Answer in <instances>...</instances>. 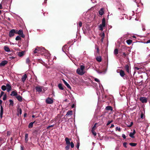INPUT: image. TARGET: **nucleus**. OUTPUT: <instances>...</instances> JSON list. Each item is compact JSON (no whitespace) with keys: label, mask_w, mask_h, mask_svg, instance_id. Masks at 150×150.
<instances>
[{"label":"nucleus","mask_w":150,"mask_h":150,"mask_svg":"<svg viewBox=\"0 0 150 150\" xmlns=\"http://www.w3.org/2000/svg\"><path fill=\"white\" fill-rule=\"evenodd\" d=\"M40 52V53H41L42 54L45 56L48 59L49 61V58H50V54L47 50H45L44 47H37L33 51L34 53L35 54L37 52Z\"/></svg>","instance_id":"obj_1"},{"label":"nucleus","mask_w":150,"mask_h":150,"mask_svg":"<svg viewBox=\"0 0 150 150\" xmlns=\"http://www.w3.org/2000/svg\"><path fill=\"white\" fill-rule=\"evenodd\" d=\"M85 66L83 64L80 65V67L78 68L76 70L77 73L79 75L82 76L84 74L86 71L84 70Z\"/></svg>","instance_id":"obj_2"},{"label":"nucleus","mask_w":150,"mask_h":150,"mask_svg":"<svg viewBox=\"0 0 150 150\" xmlns=\"http://www.w3.org/2000/svg\"><path fill=\"white\" fill-rule=\"evenodd\" d=\"M105 20L104 18L102 19V23L100 24L99 26V30H103V28L105 27Z\"/></svg>","instance_id":"obj_3"},{"label":"nucleus","mask_w":150,"mask_h":150,"mask_svg":"<svg viewBox=\"0 0 150 150\" xmlns=\"http://www.w3.org/2000/svg\"><path fill=\"white\" fill-rule=\"evenodd\" d=\"M45 102L47 104H52L53 102V100L52 98L48 97L45 100Z\"/></svg>","instance_id":"obj_4"},{"label":"nucleus","mask_w":150,"mask_h":150,"mask_svg":"<svg viewBox=\"0 0 150 150\" xmlns=\"http://www.w3.org/2000/svg\"><path fill=\"white\" fill-rule=\"evenodd\" d=\"M120 75L124 79H127L126 76H125V74L124 71L122 70H121L119 72Z\"/></svg>","instance_id":"obj_5"},{"label":"nucleus","mask_w":150,"mask_h":150,"mask_svg":"<svg viewBox=\"0 0 150 150\" xmlns=\"http://www.w3.org/2000/svg\"><path fill=\"white\" fill-rule=\"evenodd\" d=\"M43 88V86H38L35 87V89L37 92H38L40 93L42 91Z\"/></svg>","instance_id":"obj_6"},{"label":"nucleus","mask_w":150,"mask_h":150,"mask_svg":"<svg viewBox=\"0 0 150 150\" xmlns=\"http://www.w3.org/2000/svg\"><path fill=\"white\" fill-rule=\"evenodd\" d=\"M16 33V30L15 29H12L9 32V36L10 37H13Z\"/></svg>","instance_id":"obj_7"},{"label":"nucleus","mask_w":150,"mask_h":150,"mask_svg":"<svg viewBox=\"0 0 150 150\" xmlns=\"http://www.w3.org/2000/svg\"><path fill=\"white\" fill-rule=\"evenodd\" d=\"M139 100L143 103H146L147 102V98L145 97H141L139 98Z\"/></svg>","instance_id":"obj_8"},{"label":"nucleus","mask_w":150,"mask_h":150,"mask_svg":"<svg viewBox=\"0 0 150 150\" xmlns=\"http://www.w3.org/2000/svg\"><path fill=\"white\" fill-rule=\"evenodd\" d=\"M6 90L8 92H9L12 89V87L11 84L9 83H7L6 85Z\"/></svg>","instance_id":"obj_9"},{"label":"nucleus","mask_w":150,"mask_h":150,"mask_svg":"<svg viewBox=\"0 0 150 150\" xmlns=\"http://www.w3.org/2000/svg\"><path fill=\"white\" fill-rule=\"evenodd\" d=\"M71 140V139H69L68 137H66L65 139V141L66 142V144L67 145H70V141Z\"/></svg>","instance_id":"obj_10"},{"label":"nucleus","mask_w":150,"mask_h":150,"mask_svg":"<svg viewBox=\"0 0 150 150\" xmlns=\"http://www.w3.org/2000/svg\"><path fill=\"white\" fill-rule=\"evenodd\" d=\"M8 63V61L6 60H4L1 62L0 63V67L4 66L6 64Z\"/></svg>","instance_id":"obj_11"},{"label":"nucleus","mask_w":150,"mask_h":150,"mask_svg":"<svg viewBox=\"0 0 150 150\" xmlns=\"http://www.w3.org/2000/svg\"><path fill=\"white\" fill-rule=\"evenodd\" d=\"M62 81H63L64 83L66 86L68 88L71 90V87L69 85L64 79H62Z\"/></svg>","instance_id":"obj_12"},{"label":"nucleus","mask_w":150,"mask_h":150,"mask_svg":"<svg viewBox=\"0 0 150 150\" xmlns=\"http://www.w3.org/2000/svg\"><path fill=\"white\" fill-rule=\"evenodd\" d=\"M3 106L2 105H1V108H0V118H2V116L3 113Z\"/></svg>","instance_id":"obj_13"},{"label":"nucleus","mask_w":150,"mask_h":150,"mask_svg":"<svg viewBox=\"0 0 150 150\" xmlns=\"http://www.w3.org/2000/svg\"><path fill=\"white\" fill-rule=\"evenodd\" d=\"M104 8H102L99 11V13L100 15L102 16L104 13Z\"/></svg>","instance_id":"obj_14"},{"label":"nucleus","mask_w":150,"mask_h":150,"mask_svg":"<svg viewBox=\"0 0 150 150\" xmlns=\"http://www.w3.org/2000/svg\"><path fill=\"white\" fill-rule=\"evenodd\" d=\"M27 77V76L26 74H24L21 78L22 81L23 83L24 82Z\"/></svg>","instance_id":"obj_15"},{"label":"nucleus","mask_w":150,"mask_h":150,"mask_svg":"<svg viewBox=\"0 0 150 150\" xmlns=\"http://www.w3.org/2000/svg\"><path fill=\"white\" fill-rule=\"evenodd\" d=\"M17 112L18 113L17 114V115L18 116H19V115H21L22 113V110L21 108H17Z\"/></svg>","instance_id":"obj_16"},{"label":"nucleus","mask_w":150,"mask_h":150,"mask_svg":"<svg viewBox=\"0 0 150 150\" xmlns=\"http://www.w3.org/2000/svg\"><path fill=\"white\" fill-rule=\"evenodd\" d=\"M25 52V51H22L21 52H19L18 53V55L19 57H21L24 55Z\"/></svg>","instance_id":"obj_17"},{"label":"nucleus","mask_w":150,"mask_h":150,"mask_svg":"<svg viewBox=\"0 0 150 150\" xmlns=\"http://www.w3.org/2000/svg\"><path fill=\"white\" fill-rule=\"evenodd\" d=\"M17 95V92L15 91H12L11 93V94H10L11 96H16Z\"/></svg>","instance_id":"obj_18"},{"label":"nucleus","mask_w":150,"mask_h":150,"mask_svg":"<svg viewBox=\"0 0 150 150\" xmlns=\"http://www.w3.org/2000/svg\"><path fill=\"white\" fill-rule=\"evenodd\" d=\"M4 49L6 52H9L10 51V50L9 48L7 46H5L4 47Z\"/></svg>","instance_id":"obj_19"},{"label":"nucleus","mask_w":150,"mask_h":150,"mask_svg":"<svg viewBox=\"0 0 150 150\" xmlns=\"http://www.w3.org/2000/svg\"><path fill=\"white\" fill-rule=\"evenodd\" d=\"M16 98L18 101L20 102H21L22 101V97L20 95L17 96Z\"/></svg>","instance_id":"obj_20"},{"label":"nucleus","mask_w":150,"mask_h":150,"mask_svg":"<svg viewBox=\"0 0 150 150\" xmlns=\"http://www.w3.org/2000/svg\"><path fill=\"white\" fill-rule=\"evenodd\" d=\"M25 141L26 143H27L28 141V134L27 133H26L25 134Z\"/></svg>","instance_id":"obj_21"},{"label":"nucleus","mask_w":150,"mask_h":150,"mask_svg":"<svg viewBox=\"0 0 150 150\" xmlns=\"http://www.w3.org/2000/svg\"><path fill=\"white\" fill-rule=\"evenodd\" d=\"M58 87L59 89L62 90H64V88H63L62 84L61 83H59L58 85Z\"/></svg>","instance_id":"obj_22"},{"label":"nucleus","mask_w":150,"mask_h":150,"mask_svg":"<svg viewBox=\"0 0 150 150\" xmlns=\"http://www.w3.org/2000/svg\"><path fill=\"white\" fill-rule=\"evenodd\" d=\"M72 110H69L67 112L66 115L69 116L70 115H72Z\"/></svg>","instance_id":"obj_23"},{"label":"nucleus","mask_w":150,"mask_h":150,"mask_svg":"<svg viewBox=\"0 0 150 150\" xmlns=\"http://www.w3.org/2000/svg\"><path fill=\"white\" fill-rule=\"evenodd\" d=\"M125 68L126 69L127 71L129 73V66L128 64L126 65L125 66Z\"/></svg>","instance_id":"obj_24"},{"label":"nucleus","mask_w":150,"mask_h":150,"mask_svg":"<svg viewBox=\"0 0 150 150\" xmlns=\"http://www.w3.org/2000/svg\"><path fill=\"white\" fill-rule=\"evenodd\" d=\"M126 42L128 45H129L132 43V40L129 39L127 40Z\"/></svg>","instance_id":"obj_25"},{"label":"nucleus","mask_w":150,"mask_h":150,"mask_svg":"<svg viewBox=\"0 0 150 150\" xmlns=\"http://www.w3.org/2000/svg\"><path fill=\"white\" fill-rule=\"evenodd\" d=\"M106 109L107 110H110L112 111V108L110 106H108L106 107Z\"/></svg>","instance_id":"obj_26"},{"label":"nucleus","mask_w":150,"mask_h":150,"mask_svg":"<svg viewBox=\"0 0 150 150\" xmlns=\"http://www.w3.org/2000/svg\"><path fill=\"white\" fill-rule=\"evenodd\" d=\"M145 118V115L144 114L143 112H142L140 116V118L142 119H144Z\"/></svg>","instance_id":"obj_27"},{"label":"nucleus","mask_w":150,"mask_h":150,"mask_svg":"<svg viewBox=\"0 0 150 150\" xmlns=\"http://www.w3.org/2000/svg\"><path fill=\"white\" fill-rule=\"evenodd\" d=\"M1 89L3 91H5L6 90V86L2 85L1 87Z\"/></svg>","instance_id":"obj_28"},{"label":"nucleus","mask_w":150,"mask_h":150,"mask_svg":"<svg viewBox=\"0 0 150 150\" xmlns=\"http://www.w3.org/2000/svg\"><path fill=\"white\" fill-rule=\"evenodd\" d=\"M34 122H31L28 125V127L30 128H32L33 127V124Z\"/></svg>","instance_id":"obj_29"},{"label":"nucleus","mask_w":150,"mask_h":150,"mask_svg":"<svg viewBox=\"0 0 150 150\" xmlns=\"http://www.w3.org/2000/svg\"><path fill=\"white\" fill-rule=\"evenodd\" d=\"M96 60L99 62H100L101 61L102 59L101 57L99 56L96 58Z\"/></svg>","instance_id":"obj_30"},{"label":"nucleus","mask_w":150,"mask_h":150,"mask_svg":"<svg viewBox=\"0 0 150 150\" xmlns=\"http://www.w3.org/2000/svg\"><path fill=\"white\" fill-rule=\"evenodd\" d=\"M95 48L97 50V53H99V50L98 47L97 46V45H96L95 46Z\"/></svg>","instance_id":"obj_31"},{"label":"nucleus","mask_w":150,"mask_h":150,"mask_svg":"<svg viewBox=\"0 0 150 150\" xmlns=\"http://www.w3.org/2000/svg\"><path fill=\"white\" fill-rule=\"evenodd\" d=\"M9 102H10V103L9 105L10 106H13V102L12 100L11 99H10L9 100Z\"/></svg>","instance_id":"obj_32"},{"label":"nucleus","mask_w":150,"mask_h":150,"mask_svg":"<svg viewBox=\"0 0 150 150\" xmlns=\"http://www.w3.org/2000/svg\"><path fill=\"white\" fill-rule=\"evenodd\" d=\"M134 134L133 133H132V132H130L129 134V136L132 138H134Z\"/></svg>","instance_id":"obj_33"},{"label":"nucleus","mask_w":150,"mask_h":150,"mask_svg":"<svg viewBox=\"0 0 150 150\" xmlns=\"http://www.w3.org/2000/svg\"><path fill=\"white\" fill-rule=\"evenodd\" d=\"M23 33V32L22 30H20L18 31L17 33L20 35L22 34V33Z\"/></svg>","instance_id":"obj_34"},{"label":"nucleus","mask_w":150,"mask_h":150,"mask_svg":"<svg viewBox=\"0 0 150 150\" xmlns=\"http://www.w3.org/2000/svg\"><path fill=\"white\" fill-rule=\"evenodd\" d=\"M118 53V50L117 49H115L114 50V54H115L116 55V54H117Z\"/></svg>","instance_id":"obj_35"},{"label":"nucleus","mask_w":150,"mask_h":150,"mask_svg":"<svg viewBox=\"0 0 150 150\" xmlns=\"http://www.w3.org/2000/svg\"><path fill=\"white\" fill-rule=\"evenodd\" d=\"M129 144L130 146H135L137 145V144L136 143H129Z\"/></svg>","instance_id":"obj_36"},{"label":"nucleus","mask_w":150,"mask_h":150,"mask_svg":"<svg viewBox=\"0 0 150 150\" xmlns=\"http://www.w3.org/2000/svg\"><path fill=\"white\" fill-rule=\"evenodd\" d=\"M30 62V60L29 58H27L26 60V63L27 64H29Z\"/></svg>","instance_id":"obj_37"},{"label":"nucleus","mask_w":150,"mask_h":150,"mask_svg":"<svg viewBox=\"0 0 150 150\" xmlns=\"http://www.w3.org/2000/svg\"><path fill=\"white\" fill-rule=\"evenodd\" d=\"M15 39L16 40H21V37L20 36L18 35L16 37Z\"/></svg>","instance_id":"obj_38"},{"label":"nucleus","mask_w":150,"mask_h":150,"mask_svg":"<svg viewBox=\"0 0 150 150\" xmlns=\"http://www.w3.org/2000/svg\"><path fill=\"white\" fill-rule=\"evenodd\" d=\"M91 132L92 134L94 136H96V133L95 132V130H91Z\"/></svg>","instance_id":"obj_39"},{"label":"nucleus","mask_w":150,"mask_h":150,"mask_svg":"<svg viewBox=\"0 0 150 150\" xmlns=\"http://www.w3.org/2000/svg\"><path fill=\"white\" fill-rule=\"evenodd\" d=\"M97 72L99 74H105L106 73V71H102L100 72L98 71H97Z\"/></svg>","instance_id":"obj_40"},{"label":"nucleus","mask_w":150,"mask_h":150,"mask_svg":"<svg viewBox=\"0 0 150 150\" xmlns=\"http://www.w3.org/2000/svg\"><path fill=\"white\" fill-rule=\"evenodd\" d=\"M115 130L116 131H118L119 132H120L121 131V129L120 127H117L115 128Z\"/></svg>","instance_id":"obj_41"},{"label":"nucleus","mask_w":150,"mask_h":150,"mask_svg":"<svg viewBox=\"0 0 150 150\" xmlns=\"http://www.w3.org/2000/svg\"><path fill=\"white\" fill-rule=\"evenodd\" d=\"M70 145H67L65 147V149L66 150H69L70 148Z\"/></svg>","instance_id":"obj_42"},{"label":"nucleus","mask_w":150,"mask_h":150,"mask_svg":"<svg viewBox=\"0 0 150 150\" xmlns=\"http://www.w3.org/2000/svg\"><path fill=\"white\" fill-rule=\"evenodd\" d=\"M80 146V143L79 142H77L76 147L77 149H79V146Z\"/></svg>","instance_id":"obj_43"},{"label":"nucleus","mask_w":150,"mask_h":150,"mask_svg":"<svg viewBox=\"0 0 150 150\" xmlns=\"http://www.w3.org/2000/svg\"><path fill=\"white\" fill-rule=\"evenodd\" d=\"M70 145L71 148H73L74 146V143L72 142H71V143L70 144Z\"/></svg>","instance_id":"obj_44"},{"label":"nucleus","mask_w":150,"mask_h":150,"mask_svg":"<svg viewBox=\"0 0 150 150\" xmlns=\"http://www.w3.org/2000/svg\"><path fill=\"white\" fill-rule=\"evenodd\" d=\"M137 122L139 123H141L142 122V121L141 120V118H138L137 120Z\"/></svg>","instance_id":"obj_45"},{"label":"nucleus","mask_w":150,"mask_h":150,"mask_svg":"<svg viewBox=\"0 0 150 150\" xmlns=\"http://www.w3.org/2000/svg\"><path fill=\"white\" fill-rule=\"evenodd\" d=\"M7 96L6 94H5L4 96V97L3 98V100H5L6 99Z\"/></svg>","instance_id":"obj_46"},{"label":"nucleus","mask_w":150,"mask_h":150,"mask_svg":"<svg viewBox=\"0 0 150 150\" xmlns=\"http://www.w3.org/2000/svg\"><path fill=\"white\" fill-rule=\"evenodd\" d=\"M96 124H97L96 123H95V125H94V126L92 127L91 130H95V129H96Z\"/></svg>","instance_id":"obj_47"},{"label":"nucleus","mask_w":150,"mask_h":150,"mask_svg":"<svg viewBox=\"0 0 150 150\" xmlns=\"http://www.w3.org/2000/svg\"><path fill=\"white\" fill-rule=\"evenodd\" d=\"M112 122V120H111V121H110V120H109L108 122V123H107V125H109L110 123H111Z\"/></svg>","instance_id":"obj_48"},{"label":"nucleus","mask_w":150,"mask_h":150,"mask_svg":"<svg viewBox=\"0 0 150 150\" xmlns=\"http://www.w3.org/2000/svg\"><path fill=\"white\" fill-rule=\"evenodd\" d=\"M127 56V55L126 54H125V53L124 52H123V53H122V57H124V58H125V57L126 56Z\"/></svg>","instance_id":"obj_49"},{"label":"nucleus","mask_w":150,"mask_h":150,"mask_svg":"<svg viewBox=\"0 0 150 150\" xmlns=\"http://www.w3.org/2000/svg\"><path fill=\"white\" fill-rule=\"evenodd\" d=\"M133 124V122H131L130 124L129 125H127V126L129 127H130L132 126Z\"/></svg>","instance_id":"obj_50"},{"label":"nucleus","mask_w":150,"mask_h":150,"mask_svg":"<svg viewBox=\"0 0 150 150\" xmlns=\"http://www.w3.org/2000/svg\"><path fill=\"white\" fill-rule=\"evenodd\" d=\"M94 80L98 82L99 83H100V81L98 79L95 78Z\"/></svg>","instance_id":"obj_51"},{"label":"nucleus","mask_w":150,"mask_h":150,"mask_svg":"<svg viewBox=\"0 0 150 150\" xmlns=\"http://www.w3.org/2000/svg\"><path fill=\"white\" fill-rule=\"evenodd\" d=\"M4 92L3 91H1V93L0 94V98L2 97V96L4 94Z\"/></svg>","instance_id":"obj_52"},{"label":"nucleus","mask_w":150,"mask_h":150,"mask_svg":"<svg viewBox=\"0 0 150 150\" xmlns=\"http://www.w3.org/2000/svg\"><path fill=\"white\" fill-rule=\"evenodd\" d=\"M127 143L126 142H124L123 144L125 148H127Z\"/></svg>","instance_id":"obj_53"},{"label":"nucleus","mask_w":150,"mask_h":150,"mask_svg":"<svg viewBox=\"0 0 150 150\" xmlns=\"http://www.w3.org/2000/svg\"><path fill=\"white\" fill-rule=\"evenodd\" d=\"M79 27H81L82 25V23L81 21H80L79 24Z\"/></svg>","instance_id":"obj_54"},{"label":"nucleus","mask_w":150,"mask_h":150,"mask_svg":"<svg viewBox=\"0 0 150 150\" xmlns=\"http://www.w3.org/2000/svg\"><path fill=\"white\" fill-rule=\"evenodd\" d=\"M122 137L124 139H125L126 138V137L125 135V134H122Z\"/></svg>","instance_id":"obj_55"},{"label":"nucleus","mask_w":150,"mask_h":150,"mask_svg":"<svg viewBox=\"0 0 150 150\" xmlns=\"http://www.w3.org/2000/svg\"><path fill=\"white\" fill-rule=\"evenodd\" d=\"M21 35V37H22L23 38H24L25 37V35H24L23 34V33H22V34H21V35Z\"/></svg>","instance_id":"obj_56"},{"label":"nucleus","mask_w":150,"mask_h":150,"mask_svg":"<svg viewBox=\"0 0 150 150\" xmlns=\"http://www.w3.org/2000/svg\"><path fill=\"white\" fill-rule=\"evenodd\" d=\"M150 43V39L147 40L145 43L146 44L149 43Z\"/></svg>","instance_id":"obj_57"},{"label":"nucleus","mask_w":150,"mask_h":150,"mask_svg":"<svg viewBox=\"0 0 150 150\" xmlns=\"http://www.w3.org/2000/svg\"><path fill=\"white\" fill-rule=\"evenodd\" d=\"M3 8L2 6L1 3L0 4V9H1Z\"/></svg>","instance_id":"obj_58"},{"label":"nucleus","mask_w":150,"mask_h":150,"mask_svg":"<svg viewBox=\"0 0 150 150\" xmlns=\"http://www.w3.org/2000/svg\"><path fill=\"white\" fill-rule=\"evenodd\" d=\"M21 150H24L23 146L21 145Z\"/></svg>","instance_id":"obj_59"},{"label":"nucleus","mask_w":150,"mask_h":150,"mask_svg":"<svg viewBox=\"0 0 150 150\" xmlns=\"http://www.w3.org/2000/svg\"><path fill=\"white\" fill-rule=\"evenodd\" d=\"M2 101L0 99V106H1V104L2 103Z\"/></svg>","instance_id":"obj_60"},{"label":"nucleus","mask_w":150,"mask_h":150,"mask_svg":"<svg viewBox=\"0 0 150 150\" xmlns=\"http://www.w3.org/2000/svg\"><path fill=\"white\" fill-rule=\"evenodd\" d=\"M114 126V125L113 124H112V125H111V126L110 127V128L113 127Z\"/></svg>","instance_id":"obj_61"},{"label":"nucleus","mask_w":150,"mask_h":150,"mask_svg":"<svg viewBox=\"0 0 150 150\" xmlns=\"http://www.w3.org/2000/svg\"><path fill=\"white\" fill-rule=\"evenodd\" d=\"M132 133H133L134 134H135V130H134L133 132H132Z\"/></svg>","instance_id":"obj_62"},{"label":"nucleus","mask_w":150,"mask_h":150,"mask_svg":"<svg viewBox=\"0 0 150 150\" xmlns=\"http://www.w3.org/2000/svg\"><path fill=\"white\" fill-rule=\"evenodd\" d=\"M75 105L74 104H73L71 106V107L72 108H74V107Z\"/></svg>","instance_id":"obj_63"},{"label":"nucleus","mask_w":150,"mask_h":150,"mask_svg":"<svg viewBox=\"0 0 150 150\" xmlns=\"http://www.w3.org/2000/svg\"><path fill=\"white\" fill-rule=\"evenodd\" d=\"M24 117H25L26 116V113H25L24 115Z\"/></svg>","instance_id":"obj_64"}]
</instances>
